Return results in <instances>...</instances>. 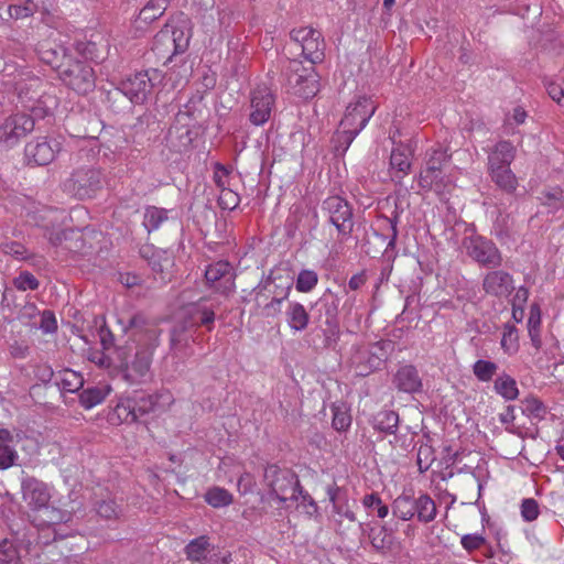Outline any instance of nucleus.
<instances>
[{
	"label": "nucleus",
	"mask_w": 564,
	"mask_h": 564,
	"mask_svg": "<svg viewBox=\"0 0 564 564\" xmlns=\"http://www.w3.org/2000/svg\"><path fill=\"white\" fill-rule=\"evenodd\" d=\"M492 182L506 193H513L517 189L518 181L510 166L488 169Z\"/></svg>",
	"instance_id": "473e14b6"
},
{
	"label": "nucleus",
	"mask_w": 564,
	"mask_h": 564,
	"mask_svg": "<svg viewBox=\"0 0 564 564\" xmlns=\"http://www.w3.org/2000/svg\"><path fill=\"white\" fill-rule=\"evenodd\" d=\"M278 278L271 272L263 281L256 288V301L261 305V299H268L269 295L278 297L281 290H286L288 296L291 293L292 282L285 281L284 283H276Z\"/></svg>",
	"instance_id": "7c9ffc66"
},
{
	"label": "nucleus",
	"mask_w": 564,
	"mask_h": 564,
	"mask_svg": "<svg viewBox=\"0 0 564 564\" xmlns=\"http://www.w3.org/2000/svg\"><path fill=\"white\" fill-rule=\"evenodd\" d=\"M208 547H209L208 538L205 535H202V536H198V538L192 540L185 546V553L189 560L196 561V562H199L200 564H203L209 553Z\"/></svg>",
	"instance_id": "c03bdc74"
},
{
	"label": "nucleus",
	"mask_w": 564,
	"mask_h": 564,
	"mask_svg": "<svg viewBox=\"0 0 564 564\" xmlns=\"http://www.w3.org/2000/svg\"><path fill=\"white\" fill-rule=\"evenodd\" d=\"M239 195L230 188L220 192L219 205L221 208L232 210L239 205Z\"/></svg>",
	"instance_id": "338daca9"
},
{
	"label": "nucleus",
	"mask_w": 564,
	"mask_h": 564,
	"mask_svg": "<svg viewBox=\"0 0 564 564\" xmlns=\"http://www.w3.org/2000/svg\"><path fill=\"white\" fill-rule=\"evenodd\" d=\"M43 82L39 77H32L26 82L20 83L17 87L18 97L22 105L34 101L39 95L45 93L42 90Z\"/></svg>",
	"instance_id": "58836bf2"
},
{
	"label": "nucleus",
	"mask_w": 564,
	"mask_h": 564,
	"mask_svg": "<svg viewBox=\"0 0 564 564\" xmlns=\"http://www.w3.org/2000/svg\"><path fill=\"white\" fill-rule=\"evenodd\" d=\"M197 330L182 322L176 323L170 333V350L177 359L194 355L193 344L196 343Z\"/></svg>",
	"instance_id": "f3484780"
},
{
	"label": "nucleus",
	"mask_w": 564,
	"mask_h": 564,
	"mask_svg": "<svg viewBox=\"0 0 564 564\" xmlns=\"http://www.w3.org/2000/svg\"><path fill=\"white\" fill-rule=\"evenodd\" d=\"M275 97L265 85H259L250 93L249 121L252 126L265 124L274 110Z\"/></svg>",
	"instance_id": "4468645a"
},
{
	"label": "nucleus",
	"mask_w": 564,
	"mask_h": 564,
	"mask_svg": "<svg viewBox=\"0 0 564 564\" xmlns=\"http://www.w3.org/2000/svg\"><path fill=\"white\" fill-rule=\"evenodd\" d=\"M0 564H22L18 549L7 539L0 542Z\"/></svg>",
	"instance_id": "5fc2aeb1"
},
{
	"label": "nucleus",
	"mask_w": 564,
	"mask_h": 564,
	"mask_svg": "<svg viewBox=\"0 0 564 564\" xmlns=\"http://www.w3.org/2000/svg\"><path fill=\"white\" fill-rule=\"evenodd\" d=\"M297 508L310 518L316 517L318 514V506L315 500L307 492H304L302 488L297 492Z\"/></svg>",
	"instance_id": "052dcab7"
},
{
	"label": "nucleus",
	"mask_w": 564,
	"mask_h": 564,
	"mask_svg": "<svg viewBox=\"0 0 564 564\" xmlns=\"http://www.w3.org/2000/svg\"><path fill=\"white\" fill-rule=\"evenodd\" d=\"M138 404L133 398L120 399L113 409V416L120 423H134L140 420V414L137 412Z\"/></svg>",
	"instance_id": "e433bc0d"
},
{
	"label": "nucleus",
	"mask_w": 564,
	"mask_h": 564,
	"mask_svg": "<svg viewBox=\"0 0 564 564\" xmlns=\"http://www.w3.org/2000/svg\"><path fill=\"white\" fill-rule=\"evenodd\" d=\"M545 87L549 96L560 106L564 107V88L562 84L550 79L545 82Z\"/></svg>",
	"instance_id": "774afa93"
},
{
	"label": "nucleus",
	"mask_w": 564,
	"mask_h": 564,
	"mask_svg": "<svg viewBox=\"0 0 564 564\" xmlns=\"http://www.w3.org/2000/svg\"><path fill=\"white\" fill-rule=\"evenodd\" d=\"M170 210L156 206H147L143 212L142 225L144 229L151 234L160 229V227L169 220Z\"/></svg>",
	"instance_id": "72a5a7b5"
},
{
	"label": "nucleus",
	"mask_w": 564,
	"mask_h": 564,
	"mask_svg": "<svg viewBox=\"0 0 564 564\" xmlns=\"http://www.w3.org/2000/svg\"><path fill=\"white\" fill-rule=\"evenodd\" d=\"M264 482L270 488L271 495L280 502L299 499L300 480L290 470L281 469L276 465H269L264 469Z\"/></svg>",
	"instance_id": "39448f33"
},
{
	"label": "nucleus",
	"mask_w": 564,
	"mask_h": 564,
	"mask_svg": "<svg viewBox=\"0 0 564 564\" xmlns=\"http://www.w3.org/2000/svg\"><path fill=\"white\" fill-rule=\"evenodd\" d=\"M437 514L434 500L427 494L419 495V521L422 523L432 522Z\"/></svg>",
	"instance_id": "8fccbe9b"
},
{
	"label": "nucleus",
	"mask_w": 564,
	"mask_h": 564,
	"mask_svg": "<svg viewBox=\"0 0 564 564\" xmlns=\"http://www.w3.org/2000/svg\"><path fill=\"white\" fill-rule=\"evenodd\" d=\"M55 384L65 392H77L84 386V378L72 369H63L56 372Z\"/></svg>",
	"instance_id": "f704fd0d"
},
{
	"label": "nucleus",
	"mask_w": 564,
	"mask_h": 564,
	"mask_svg": "<svg viewBox=\"0 0 564 564\" xmlns=\"http://www.w3.org/2000/svg\"><path fill=\"white\" fill-rule=\"evenodd\" d=\"M339 304L340 297L330 289L311 304L313 315L317 321H323L332 334L339 333Z\"/></svg>",
	"instance_id": "2eb2a0df"
},
{
	"label": "nucleus",
	"mask_w": 564,
	"mask_h": 564,
	"mask_svg": "<svg viewBox=\"0 0 564 564\" xmlns=\"http://www.w3.org/2000/svg\"><path fill=\"white\" fill-rule=\"evenodd\" d=\"M399 414L392 410H381L373 415L371 425L373 430L383 434H395L399 426Z\"/></svg>",
	"instance_id": "2f4dec72"
},
{
	"label": "nucleus",
	"mask_w": 564,
	"mask_h": 564,
	"mask_svg": "<svg viewBox=\"0 0 564 564\" xmlns=\"http://www.w3.org/2000/svg\"><path fill=\"white\" fill-rule=\"evenodd\" d=\"M498 366L496 362L485 359H478L473 365L475 377L481 382H489L496 375Z\"/></svg>",
	"instance_id": "3c124183"
},
{
	"label": "nucleus",
	"mask_w": 564,
	"mask_h": 564,
	"mask_svg": "<svg viewBox=\"0 0 564 564\" xmlns=\"http://www.w3.org/2000/svg\"><path fill=\"white\" fill-rule=\"evenodd\" d=\"M540 514L539 503L533 498H525L521 502V517L527 522H532Z\"/></svg>",
	"instance_id": "e2e57ef3"
},
{
	"label": "nucleus",
	"mask_w": 564,
	"mask_h": 564,
	"mask_svg": "<svg viewBox=\"0 0 564 564\" xmlns=\"http://www.w3.org/2000/svg\"><path fill=\"white\" fill-rule=\"evenodd\" d=\"M142 254L148 259L149 265L155 273H163L172 264L171 257L166 250L145 248Z\"/></svg>",
	"instance_id": "4c0bfd02"
},
{
	"label": "nucleus",
	"mask_w": 564,
	"mask_h": 564,
	"mask_svg": "<svg viewBox=\"0 0 564 564\" xmlns=\"http://www.w3.org/2000/svg\"><path fill=\"white\" fill-rule=\"evenodd\" d=\"M539 199L551 213L564 207V192L560 187H551L542 191Z\"/></svg>",
	"instance_id": "49530a36"
},
{
	"label": "nucleus",
	"mask_w": 564,
	"mask_h": 564,
	"mask_svg": "<svg viewBox=\"0 0 564 564\" xmlns=\"http://www.w3.org/2000/svg\"><path fill=\"white\" fill-rule=\"evenodd\" d=\"M285 322L293 333L304 332L311 321V315L306 307L296 301H290L285 308Z\"/></svg>",
	"instance_id": "bb28decb"
},
{
	"label": "nucleus",
	"mask_w": 564,
	"mask_h": 564,
	"mask_svg": "<svg viewBox=\"0 0 564 564\" xmlns=\"http://www.w3.org/2000/svg\"><path fill=\"white\" fill-rule=\"evenodd\" d=\"M34 120L26 113H14L0 118V150L14 148L21 139L33 131Z\"/></svg>",
	"instance_id": "9b49d317"
},
{
	"label": "nucleus",
	"mask_w": 564,
	"mask_h": 564,
	"mask_svg": "<svg viewBox=\"0 0 564 564\" xmlns=\"http://www.w3.org/2000/svg\"><path fill=\"white\" fill-rule=\"evenodd\" d=\"M514 158V145L510 141L501 140L495 144L488 154V169L509 167Z\"/></svg>",
	"instance_id": "cd10ccee"
},
{
	"label": "nucleus",
	"mask_w": 564,
	"mask_h": 564,
	"mask_svg": "<svg viewBox=\"0 0 564 564\" xmlns=\"http://www.w3.org/2000/svg\"><path fill=\"white\" fill-rule=\"evenodd\" d=\"M383 341L352 347L350 364L357 376L366 377L381 367L387 359Z\"/></svg>",
	"instance_id": "6e6552de"
},
{
	"label": "nucleus",
	"mask_w": 564,
	"mask_h": 564,
	"mask_svg": "<svg viewBox=\"0 0 564 564\" xmlns=\"http://www.w3.org/2000/svg\"><path fill=\"white\" fill-rule=\"evenodd\" d=\"M135 400L137 412L140 414V419L148 414L149 412L153 411L158 404V397L153 394L149 395H140L138 398H133Z\"/></svg>",
	"instance_id": "0e129e2a"
},
{
	"label": "nucleus",
	"mask_w": 564,
	"mask_h": 564,
	"mask_svg": "<svg viewBox=\"0 0 564 564\" xmlns=\"http://www.w3.org/2000/svg\"><path fill=\"white\" fill-rule=\"evenodd\" d=\"M412 494L402 492L392 502V513L402 521L413 519Z\"/></svg>",
	"instance_id": "37998d69"
},
{
	"label": "nucleus",
	"mask_w": 564,
	"mask_h": 564,
	"mask_svg": "<svg viewBox=\"0 0 564 564\" xmlns=\"http://www.w3.org/2000/svg\"><path fill=\"white\" fill-rule=\"evenodd\" d=\"M215 321V311L208 306L205 301L188 305L184 312V318L181 321L193 329L197 330L199 326H206L208 330L213 328Z\"/></svg>",
	"instance_id": "5701e85b"
},
{
	"label": "nucleus",
	"mask_w": 564,
	"mask_h": 564,
	"mask_svg": "<svg viewBox=\"0 0 564 564\" xmlns=\"http://www.w3.org/2000/svg\"><path fill=\"white\" fill-rule=\"evenodd\" d=\"M21 492L23 501L30 507L32 513L47 506L52 497L45 482L30 476L22 478Z\"/></svg>",
	"instance_id": "aec40b11"
},
{
	"label": "nucleus",
	"mask_w": 564,
	"mask_h": 564,
	"mask_svg": "<svg viewBox=\"0 0 564 564\" xmlns=\"http://www.w3.org/2000/svg\"><path fill=\"white\" fill-rule=\"evenodd\" d=\"M375 111L376 106L367 97H358L346 107L344 117L333 137L336 154L343 155L346 153L355 138L367 126Z\"/></svg>",
	"instance_id": "f03ea898"
},
{
	"label": "nucleus",
	"mask_w": 564,
	"mask_h": 564,
	"mask_svg": "<svg viewBox=\"0 0 564 564\" xmlns=\"http://www.w3.org/2000/svg\"><path fill=\"white\" fill-rule=\"evenodd\" d=\"M110 44L107 37L101 34L93 35L90 40L78 41L76 51L79 55L94 62H102L109 54Z\"/></svg>",
	"instance_id": "393cba45"
},
{
	"label": "nucleus",
	"mask_w": 564,
	"mask_h": 564,
	"mask_svg": "<svg viewBox=\"0 0 564 564\" xmlns=\"http://www.w3.org/2000/svg\"><path fill=\"white\" fill-rule=\"evenodd\" d=\"M128 339L116 349L122 378L129 384H141L152 378L151 365L155 349L160 345L161 329L138 313L129 317L123 326Z\"/></svg>",
	"instance_id": "f257e3e1"
},
{
	"label": "nucleus",
	"mask_w": 564,
	"mask_h": 564,
	"mask_svg": "<svg viewBox=\"0 0 564 564\" xmlns=\"http://www.w3.org/2000/svg\"><path fill=\"white\" fill-rule=\"evenodd\" d=\"M393 387L403 393L414 394L422 390V378L413 365L401 366L392 378Z\"/></svg>",
	"instance_id": "b1692460"
},
{
	"label": "nucleus",
	"mask_w": 564,
	"mask_h": 564,
	"mask_svg": "<svg viewBox=\"0 0 564 564\" xmlns=\"http://www.w3.org/2000/svg\"><path fill=\"white\" fill-rule=\"evenodd\" d=\"M288 299L286 290H281L278 297H272L269 302L259 305L265 317H274L281 313V305Z\"/></svg>",
	"instance_id": "4d7b16f0"
},
{
	"label": "nucleus",
	"mask_w": 564,
	"mask_h": 564,
	"mask_svg": "<svg viewBox=\"0 0 564 564\" xmlns=\"http://www.w3.org/2000/svg\"><path fill=\"white\" fill-rule=\"evenodd\" d=\"M96 332L98 339L100 341V345L104 350L110 349L115 345V336L110 332V329L106 326L104 318H96Z\"/></svg>",
	"instance_id": "13d9d810"
},
{
	"label": "nucleus",
	"mask_w": 564,
	"mask_h": 564,
	"mask_svg": "<svg viewBox=\"0 0 564 564\" xmlns=\"http://www.w3.org/2000/svg\"><path fill=\"white\" fill-rule=\"evenodd\" d=\"M362 506L370 512H376L380 519L386 518L389 514V507L383 503L380 496L376 492L368 494L362 498Z\"/></svg>",
	"instance_id": "864d4df0"
},
{
	"label": "nucleus",
	"mask_w": 564,
	"mask_h": 564,
	"mask_svg": "<svg viewBox=\"0 0 564 564\" xmlns=\"http://www.w3.org/2000/svg\"><path fill=\"white\" fill-rule=\"evenodd\" d=\"M501 348L508 355H512L517 352L519 348L518 343V332L517 328L512 325H506L502 332L501 337Z\"/></svg>",
	"instance_id": "6e6d98bb"
},
{
	"label": "nucleus",
	"mask_w": 564,
	"mask_h": 564,
	"mask_svg": "<svg viewBox=\"0 0 564 564\" xmlns=\"http://www.w3.org/2000/svg\"><path fill=\"white\" fill-rule=\"evenodd\" d=\"M101 172L94 167H80L75 170L72 175L65 180L64 189L77 197L85 199L93 197L101 187Z\"/></svg>",
	"instance_id": "9d476101"
},
{
	"label": "nucleus",
	"mask_w": 564,
	"mask_h": 564,
	"mask_svg": "<svg viewBox=\"0 0 564 564\" xmlns=\"http://www.w3.org/2000/svg\"><path fill=\"white\" fill-rule=\"evenodd\" d=\"M332 425L338 432H344L350 427L351 416L343 404L332 405Z\"/></svg>",
	"instance_id": "603ef678"
},
{
	"label": "nucleus",
	"mask_w": 564,
	"mask_h": 564,
	"mask_svg": "<svg viewBox=\"0 0 564 564\" xmlns=\"http://www.w3.org/2000/svg\"><path fill=\"white\" fill-rule=\"evenodd\" d=\"M72 513L53 506H45L32 513V523L39 531V541L48 544L70 534L67 523Z\"/></svg>",
	"instance_id": "20e7f679"
},
{
	"label": "nucleus",
	"mask_w": 564,
	"mask_h": 564,
	"mask_svg": "<svg viewBox=\"0 0 564 564\" xmlns=\"http://www.w3.org/2000/svg\"><path fill=\"white\" fill-rule=\"evenodd\" d=\"M42 59L57 68L62 82L76 93L85 95L95 88V72L89 64L82 61L58 63L59 55L56 51L44 52Z\"/></svg>",
	"instance_id": "7ed1b4c3"
},
{
	"label": "nucleus",
	"mask_w": 564,
	"mask_h": 564,
	"mask_svg": "<svg viewBox=\"0 0 564 564\" xmlns=\"http://www.w3.org/2000/svg\"><path fill=\"white\" fill-rule=\"evenodd\" d=\"M380 221L382 223V230H384V232L379 236L383 241H387L384 254L389 256V252L395 249L399 217L398 215L391 218L383 216Z\"/></svg>",
	"instance_id": "79ce46f5"
},
{
	"label": "nucleus",
	"mask_w": 564,
	"mask_h": 564,
	"mask_svg": "<svg viewBox=\"0 0 564 564\" xmlns=\"http://www.w3.org/2000/svg\"><path fill=\"white\" fill-rule=\"evenodd\" d=\"M494 390L506 401H513L519 395L517 381L506 372H502L496 378Z\"/></svg>",
	"instance_id": "c9c22d12"
},
{
	"label": "nucleus",
	"mask_w": 564,
	"mask_h": 564,
	"mask_svg": "<svg viewBox=\"0 0 564 564\" xmlns=\"http://www.w3.org/2000/svg\"><path fill=\"white\" fill-rule=\"evenodd\" d=\"M205 501L213 508H224L232 503V495L225 488L213 487L209 488L205 496Z\"/></svg>",
	"instance_id": "de8ad7c7"
},
{
	"label": "nucleus",
	"mask_w": 564,
	"mask_h": 564,
	"mask_svg": "<svg viewBox=\"0 0 564 564\" xmlns=\"http://www.w3.org/2000/svg\"><path fill=\"white\" fill-rule=\"evenodd\" d=\"M61 150V143L55 139L37 138L26 143L25 159L29 164L47 165L54 161Z\"/></svg>",
	"instance_id": "a211bd4d"
},
{
	"label": "nucleus",
	"mask_w": 564,
	"mask_h": 564,
	"mask_svg": "<svg viewBox=\"0 0 564 564\" xmlns=\"http://www.w3.org/2000/svg\"><path fill=\"white\" fill-rule=\"evenodd\" d=\"M109 393L110 387L107 384L88 388L79 394V402L83 408L90 410L94 406L100 404Z\"/></svg>",
	"instance_id": "a19ab883"
},
{
	"label": "nucleus",
	"mask_w": 564,
	"mask_h": 564,
	"mask_svg": "<svg viewBox=\"0 0 564 564\" xmlns=\"http://www.w3.org/2000/svg\"><path fill=\"white\" fill-rule=\"evenodd\" d=\"M13 285L19 291H34L39 288L40 282L31 272L22 271L17 278H14Z\"/></svg>",
	"instance_id": "bf43d9fd"
},
{
	"label": "nucleus",
	"mask_w": 564,
	"mask_h": 564,
	"mask_svg": "<svg viewBox=\"0 0 564 564\" xmlns=\"http://www.w3.org/2000/svg\"><path fill=\"white\" fill-rule=\"evenodd\" d=\"M205 278L208 284L219 293L228 294L234 290L235 274L232 267L227 261L209 264L205 270Z\"/></svg>",
	"instance_id": "412c9836"
},
{
	"label": "nucleus",
	"mask_w": 564,
	"mask_h": 564,
	"mask_svg": "<svg viewBox=\"0 0 564 564\" xmlns=\"http://www.w3.org/2000/svg\"><path fill=\"white\" fill-rule=\"evenodd\" d=\"M411 156L412 149L409 145L399 143L391 151L390 155V170L392 172V178L402 180L409 174L411 170Z\"/></svg>",
	"instance_id": "a878e982"
},
{
	"label": "nucleus",
	"mask_w": 564,
	"mask_h": 564,
	"mask_svg": "<svg viewBox=\"0 0 564 564\" xmlns=\"http://www.w3.org/2000/svg\"><path fill=\"white\" fill-rule=\"evenodd\" d=\"M155 42H167L173 45V53L180 54L186 51L189 37L185 35L182 29L171 24H165L164 28L155 35Z\"/></svg>",
	"instance_id": "c756f323"
},
{
	"label": "nucleus",
	"mask_w": 564,
	"mask_h": 564,
	"mask_svg": "<svg viewBox=\"0 0 564 564\" xmlns=\"http://www.w3.org/2000/svg\"><path fill=\"white\" fill-rule=\"evenodd\" d=\"M58 100L56 96L47 93H42L34 101L26 102L23 108L31 112V118L42 119L47 116H52L54 109L57 107Z\"/></svg>",
	"instance_id": "c85d7f7f"
},
{
	"label": "nucleus",
	"mask_w": 564,
	"mask_h": 564,
	"mask_svg": "<svg viewBox=\"0 0 564 564\" xmlns=\"http://www.w3.org/2000/svg\"><path fill=\"white\" fill-rule=\"evenodd\" d=\"M448 155L442 148L434 149L427 160L426 169L420 174V186L425 189H433L440 193L443 187V177L441 166L447 160Z\"/></svg>",
	"instance_id": "6ab92c4d"
},
{
	"label": "nucleus",
	"mask_w": 564,
	"mask_h": 564,
	"mask_svg": "<svg viewBox=\"0 0 564 564\" xmlns=\"http://www.w3.org/2000/svg\"><path fill=\"white\" fill-rule=\"evenodd\" d=\"M466 253L475 262L486 268H499L502 264V254L496 243L482 236H470L464 239Z\"/></svg>",
	"instance_id": "ddd939ff"
},
{
	"label": "nucleus",
	"mask_w": 564,
	"mask_h": 564,
	"mask_svg": "<svg viewBox=\"0 0 564 564\" xmlns=\"http://www.w3.org/2000/svg\"><path fill=\"white\" fill-rule=\"evenodd\" d=\"M433 462H434L433 448L427 444L421 445L417 449V458H416L419 470L421 473L426 471L431 467Z\"/></svg>",
	"instance_id": "680f3d73"
},
{
	"label": "nucleus",
	"mask_w": 564,
	"mask_h": 564,
	"mask_svg": "<svg viewBox=\"0 0 564 564\" xmlns=\"http://www.w3.org/2000/svg\"><path fill=\"white\" fill-rule=\"evenodd\" d=\"M521 412L532 421H542L547 414V408L536 397L529 395L521 400Z\"/></svg>",
	"instance_id": "ea45409f"
},
{
	"label": "nucleus",
	"mask_w": 564,
	"mask_h": 564,
	"mask_svg": "<svg viewBox=\"0 0 564 564\" xmlns=\"http://www.w3.org/2000/svg\"><path fill=\"white\" fill-rule=\"evenodd\" d=\"M482 274L481 289L486 296L502 301L508 299L514 288V279L508 271L491 268Z\"/></svg>",
	"instance_id": "dca6fc26"
},
{
	"label": "nucleus",
	"mask_w": 564,
	"mask_h": 564,
	"mask_svg": "<svg viewBox=\"0 0 564 564\" xmlns=\"http://www.w3.org/2000/svg\"><path fill=\"white\" fill-rule=\"evenodd\" d=\"M160 79L161 74L158 69L138 72L122 80L118 86V91L132 104L141 105L148 99L155 82Z\"/></svg>",
	"instance_id": "1a4fd4ad"
},
{
	"label": "nucleus",
	"mask_w": 564,
	"mask_h": 564,
	"mask_svg": "<svg viewBox=\"0 0 564 564\" xmlns=\"http://www.w3.org/2000/svg\"><path fill=\"white\" fill-rule=\"evenodd\" d=\"M18 458L17 451L11 445L0 446V469L4 470L15 464Z\"/></svg>",
	"instance_id": "69168bd1"
},
{
	"label": "nucleus",
	"mask_w": 564,
	"mask_h": 564,
	"mask_svg": "<svg viewBox=\"0 0 564 564\" xmlns=\"http://www.w3.org/2000/svg\"><path fill=\"white\" fill-rule=\"evenodd\" d=\"M321 209L343 239L350 237L354 229L352 208L344 197L328 196L323 200Z\"/></svg>",
	"instance_id": "0eeeda50"
},
{
	"label": "nucleus",
	"mask_w": 564,
	"mask_h": 564,
	"mask_svg": "<svg viewBox=\"0 0 564 564\" xmlns=\"http://www.w3.org/2000/svg\"><path fill=\"white\" fill-rule=\"evenodd\" d=\"M540 327H541V308L538 303H533L530 306V314H529V318H528V333H529L531 341L535 348H539L541 345Z\"/></svg>",
	"instance_id": "a18cd8bd"
},
{
	"label": "nucleus",
	"mask_w": 564,
	"mask_h": 564,
	"mask_svg": "<svg viewBox=\"0 0 564 564\" xmlns=\"http://www.w3.org/2000/svg\"><path fill=\"white\" fill-rule=\"evenodd\" d=\"M327 495L333 505V518L336 524V530L339 533H343L344 520L354 523L357 521L356 514L347 496L343 494L338 487H329L327 489Z\"/></svg>",
	"instance_id": "4be33fe9"
},
{
	"label": "nucleus",
	"mask_w": 564,
	"mask_h": 564,
	"mask_svg": "<svg viewBox=\"0 0 564 564\" xmlns=\"http://www.w3.org/2000/svg\"><path fill=\"white\" fill-rule=\"evenodd\" d=\"M318 283V274L312 269H302L295 280V289L300 293L312 292Z\"/></svg>",
	"instance_id": "09e8293b"
},
{
	"label": "nucleus",
	"mask_w": 564,
	"mask_h": 564,
	"mask_svg": "<svg viewBox=\"0 0 564 564\" xmlns=\"http://www.w3.org/2000/svg\"><path fill=\"white\" fill-rule=\"evenodd\" d=\"M292 42L297 45L303 57L311 64L321 63L324 59L325 40L323 34L311 26L294 29L290 33Z\"/></svg>",
	"instance_id": "f8f14e48"
},
{
	"label": "nucleus",
	"mask_w": 564,
	"mask_h": 564,
	"mask_svg": "<svg viewBox=\"0 0 564 564\" xmlns=\"http://www.w3.org/2000/svg\"><path fill=\"white\" fill-rule=\"evenodd\" d=\"M284 77L294 95L308 99L318 91V79L314 67H304L300 61L289 62Z\"/></svg>",
	"instance_id": "423d86ee"
}]
</instances>
